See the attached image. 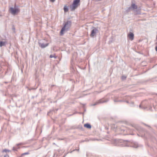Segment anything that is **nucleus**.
Here are the masks:
<instances>
[{
	"mask_svg": "<svg viewBox=\"0 0 157 157\" xmlns=\"http://www.w3.org/2000/svg\"><path fill=\"white\" fill-rule=\"evenodd\" d=\"M55 1V0H50V1L52 2H54Z\"/></svg>",
	"mask_w": 157,
	"mask_h": 157,
	"instance_id": "obj_18",
	"label": "nucleus"
},
{
	"mask_svg": "<svg viewBox=\"0 0 157 157\" xmlns=\"http://www.w3.org/2000/svg\"><path fill=\"white\" fill-rule=\"evenodd\" d=\"M9 10L11 13L13 15L17 14L20 11V10L18 9L13 7L10 8Z\"/></svg>",
	"mask_w": 157,
	"mask_h": 157,
	"instance_id": "obj_3",
	"label": "nucleus"
},
{
	"mask_svg": "<svg viewBox=\"0 0 157 157\" xmlns=\"http://www.w3.org/2000/svg\"><path fill=\"white\" fill-rule=\"evenodd\" d=\"M140 106H141V105H140Z\"/></svg>",
	"mask_w": 157,
	"mask_h": 157,
	"instance_id": "obj_21",
	"label": "nucleus"
},
{
	"mask_svg": "<svg viewBox=\"0 0 157 157\" xmlns=\"http://www.w3.org/2000/svg\"><path fill=\"white\" fill-rule=\"evenodd\" d=\"M48 45V43H46V44H42L41 45V47L42 48H44L47 47Z\"/></svg>",
	"mask_w": 157,
	"mask_h": 157,
	"instance_id": "obj_8",
	"label": "nucleus"
},
{
	"mask_svg": "<svg viewBox=\"0 0 157 157\" xmlns=\"http://www.w3.org/2000/svg\"><path fill=\"white\" fill-rule=\"evenodd\" d=\"M126 78V77L125 76H122V79H124Z\"/></svg>",
	"mask_w": 157,
	"mask_h": 157,
	"instance_id": "obj_16",
	"label": "nucleus"
},
{
	"mask_svg": "<svg viewBox=\"0 0 157 157\" xmlns=\"http://www.w3.org/2000/svg\"><path fill=\"white\" fill-rule=\"evenodd\" d=\"M4 157H9V156L8 155H5Z\"/></svg>",
	"mask_w": 157,
	"mask_h": 157,
	"instance_id": "obj_17",
	"label": "nucleus"
},
{
	"mask_svg": "<svg viewBox=\"0 0 157 157\" xmlns=\"http://www.w3.org/2000/svg\"><path fill=\"white\" fill-rule=\"evenodd\" d=\"M29 152H25V153H23L21 154L20 157H22L23 155H29Z\"/></svg>",
	"mask_w": 157,
	"mask_h": 157,
	"instance_id": "obj_12",
	"label": "nucleus"
},
{
	"mask_svg": "<svg viewBox=\"0 0 157 157\" xmlns=\"http://www.w3.org/2000/svg\"><path fill=\"white\" fill-rule=\"evenodd\" d=\"M106 102V101H102V100H100L98 101H97L95 103L93 104L92 105H98V104H99V103H103L104 102Z\"/></svg>",
	"mask_w": 157,
	"mask_h": 157,
	"instance_id": "obj_6",
	"label": "nucleus"
},
{
	"mask_svg": "<svg viewBox=\"0 0 157 157\" xmlns=\"http://www.w3.org/2000/svg\"><path fill=\"white\" fill-rule=\"evenodd\" d=\"M64 10L65 12H67L68 11V8L66 6H65L64 8Z\"/></svg>",
	"mask_w": 157,
	"mask_h": 157,
	"instance_id": "obj_11",
	"label": "nucleus"
},
{
	"mask_svg": "<svg viewBox=\"0 0 157 157\" xmlns=\"http://www.w3.org/2000/svg\"><path fill=\"white\" fill-rule=\"evenodd\" d=\"M80 0H75L73 4L70 6V8L71 11H74L78 6Z\"/></svg>",
	"mask_w": 157,
	"mask_h": 157,
	"instance_id": "obj_2",
	"label": "nucleus"
},
{
	"mask_svg": "<svg viewBox=\"0 0 157 157\" xmlns=\"http://www.w3.org/2000/svg\"><path fill=\"white\" fill-rule=\"evenodd\" d=\"M9 150H7L6 149H5L3 150L2 151L3 152H9Z\"/></svg>",
	"mask_w": 157,
	"mask_h": 157,
	"instance_id": "obj_14",
	"label": "nucleus"
},
{
	"mask_svg": "<svg viewBox=\"0 0 157 157\" xmlns=\"http://www.w3.org/2000/svg\"><path fill=\"white\" fill-rule=\"evenodd\" d=\"M71 22L70 21H67L64 25V27L61 29L60 33L61 35H63L64 33L67 31L70 28L71 26Z\"/></svg>",
	"mask_w": 157,
	"mask_h": 157,
	"instance_id": "obj_1",
	"label": "nucleus"
},
{
	"mask_svg": "<svg viewBox=\"0 0 157 157\" xmlns=\"http://www.w3.org/2000/svg\"><path fill=\"white\" fill-rule=\"evenodd\" d=\"M84 127L88 128H90L91 127V125L89 124H84Z\"/></svg>",
	"mask_w": 157,
	"mask_h": 157,
	"instance_id": "obj_7",
	"label": "nucleus"
},
{
	"mask_svg": "<svg viewBox=\"0 0 157 157\" xmlns=\"http://www.w3.org/2000/svg\"><path fill=\"white\" fill-rule=\"evenodd\" d=\"M139 13H139V12H137V13H136V14H139Z\"/></svg>",
	"mask_w": 157,
	"mask_h": 157,
	"instance_id": "obj_20",
	"label": "nucleus"
},
{
	"mask_svg": "<svg viewBox=\"0 0 157 157\" xmlns=\"http://www.w3.org/2000/svg\"><path fill=\"white\" fill-rule=\"evenodd\" d=\"M155 49L156 51L157 52V46L155 48Z\"/></svg>",
	"mask_w": 157,
	"mask_h": 157,
	"instance_id": "obj_19",
	"label": "nucleus"
},
{
	"mask_svg": "<svg viewBox=\"0 0 157 157\" xmlns=\"http://www.w3.org/2000/svg\"><path fill=\"white\" fill-rule=\"evenodd\" d=\"M50 58H56V57L54 55H51L50 56Z\"/></svg>",
	"mask_w": 157,
	"mask_h": 157,
	"instance_id": "obj_13",
	"label": "nucleus"
},
{
	"mask_svg": "<svg viewBox=\"0 0 157 157\" xmlns=\"http://www.w3.org/2000/svg\"><path fill=\"white\" fill-rule=\"evenodd\" d=\"M6 43L5 41H0V47H1L5 45Z\"/></svg>",
	"mask_w": 157,
	"mask_h": 157,
	"instance_id": "obj_10",
	"label": "nucleus"
},
{
	"mask_svg": "<svg viewBox=\"0 0 157 157\" xmlns=\"http://www.w3.org/2000/svg\"><path fill=\"white\" fill-rule=\"evenodd\" d=\"M134 34L132 32H130L128 35V37L131 40H132L134 39Z\"/></svg>",
	"mask_w": 157,
	"mask_h": 157,
	"instance_id": "obj_5",
	"label": "nucleus"
},
{
	"mask_svg": "<svg viewBox=\"0 0 157 157\" xmlns=\"http://www.w3.org/2000/svg\"><path fill=\"white\" fill-rule=\"evenodd\" d=\"M131 7L133 10L136 9L137 8V6L134 4H132Z\"/></svg>",
	"mask_w": 157,
	"mask_h": 157,
	"instance_id": "obj_9",
	"label": "nucleus"
},
{
	"mask_svg": "<svg viewBox=\"0 0 157 157\" xmlns=\"http://www.w3.org/2000/svg\"><path fill=\"white\" fill-rule=\"evenodd\" d=\"M98 30L96 28L93 27V29L91 31V33L90 34V36L91 37H93L94 36H96V34L98 33Z\"/></svg>",
	"mask_w": 157,
	"mask_h": 157,
	"instance_id": "obj_4",
	"label": "nucleus"
},
{
	"mask_svg": "<svg viewBox=\"0 0 157 157\" xmlns=\"http://www.w3.org/2000/svg\"><path fill=\"white\" fill-rule=\"evenodd\" d=\"M133 147H134L137 148L138 147V146L137 144H135L133 146Z\"/></svg>",
	"mask_w": 157,
	"mask_h": 157,
	"instance_id": "obj_15",
	"label": "nucleus"
}]
</instances>
